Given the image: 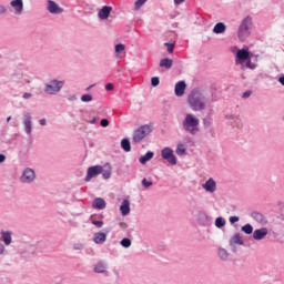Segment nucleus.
Returning <instances> with one entry per match:
<instances>
[{
  "instance_id": "nucleus-28",
  "label": "nucleus",
  "mask_w": 284,
  "mask_h": 284,
  "mask_svg": "<svg viewBox=\"0 0 284 284\" xmlns=\"http://www.w3.org/2000/svg\"><path fill=\"white\" fill-rule=\"evenodd\" d=\"M217 256L221 261H229L230 260V253L227 252V250L220 247L217 250Z\"/></svg>"
},
{
  "instance_id": "nucleus-9",
  "label": "nucleus",
  "mask_w": 284,
  "mask_h": 284,
  "mask_svg": "<svg viewBox=\"0 0 284 284\" xmlns=\"http://www.w3.org/2000/svg\"><path fill=\"white\" fill-rule=\"evenodd\" d=\"M22 125L27 136H32V114L28 111L22 113Z\"/></svg>"
},
{
  "instance_id": "nucleus-31",
  "label": "nucleus",
  "mask_w": 284,
  "mask_h": 284,
  "mask_svg": "<svg viewBox=\"0 0 284 284\" xmlns=\"http://www.w3.org/2000/svg\"><path fill=\"white\" fill-rule=\"evenodd\" d=\"M121 148L124 152H131L132 150V145L130 144V140L129 139H122L121 141Z\"/></svg>"
},
{
  "instance_id": "nucleus-2",
  "label": "nucleus",
  "mask_w": 284,
  "mask_h": 284,
  "mask_svg": "<svg viewBox=\"0 0 284 284\" xmlns=\"http://www.w3.org/2000/svg\"><path fill=\"white\" fill-rule=\"evenodd\" d=\"M187 104L193 112H203L207 108V93L201 89L192 90L187 95Z\"/></svg>"
},
{
  "instance_id": "nucleus-46",
  "label": "nucleus",
  "mask_w": 284,
  "mask_h": 284,
  "mask_svg": "<svg viewBox=\"0 0 284 284\" xmlns=\"http://www.w3.org/2000/svg\"><path fill=\"white\" fill-rule=\"evenodd\" d=\"M226 121H236V115L234 114H227L225 115Z\"/></svg>"
},
{
  "instance_id": "nucleus-51",
  "label": "nucleus",
  "mask_w": 284,
  "mask_h": 284,
  "mask_svg": "<svg viewBox=\"0 0 284 284\" xmlns=\"http://www.w3.org/2000/svg\"><path fill=\"white\" fill-rule=\"evenodd\" d=\"M174 6H181V3H185V0H173Z\"/></svg>"
},
{
  "instance_id": "nucleus-49",
  "label": "nucleus",
  "mask_w": 284,
  "mask_h": 284,
  "mask_svg": "<svg viewBox=\"0 0 284 284\" xmlns=\"http://www.w3.org/2000/svg\"><path fill=\"white\" fill-rule=\"evenodd\" d=\"M203 123H204V128H210V125H212V120L205 119V120L203 121Z\"/></svg>"
},
{
  "instance_id": "nucleus-27",
  "label": "nucleus",
  "mask_w": 284,
  "mask_h": 284,
  "mask_svg": "<svg viewBox=\"0 0 284 284\" xmlns=\"http://www.w3.org/2000/svg\"><path fill=\"white\" fill-rule=\"evenodd\" d=\"M225 30H227V27L223 22H217L213 28L214 34H224Z\"/></svg>"
},
{
  "instance_id": "nucleus-55",
  "label": "nucleus",
  "mask_w": 284,
  "mask_h": 284,
  "mask_svg": "<svg viewBox=\"0 0 284 284\" xmlns=\"http://www.w3.org/2000/svg\"><path fill=\"white\" fill-rule=\"evenodd\" d=\"M69 101H77V95L69 97Z\"/></svg>"
},
{
  "instance_id": "nucleus-4",
  "label": "nucleus",
  "mask_w": 284,
  "mask_h": 284,
  "mask_svg": "<svg viewBox=\"0 0 284 284\" xmlns=\"http://www.w3.org/2000/svg\"><path fill=\"white\" fill-rule=\"evenodd\" d=\"M252 34V18L246 17L242 20L240 23V27L237 29V39L241 41V43L247 41Z\"/></svg>"
},
{
  "instance_id": "nucleus-12",
  "label": "nucleus",
  "mask_w": 284,
  "mask_h": 284,
  "mask_svg": "<svg viewBox=\"0 0 284 284\" xmlns=\"http://www.w3.org/2000/svg\"><path fill=\"white\" fill-rule=\"evenodd\" d=\"M108 270H109V265H108V262L105 261L97 262L93 267V271L95 272V274H103L104 276L110 275V271Z\"/></svg>"
},
{
  "instance_id": "nucleus-1",
  "label": "nucleus",
  "mask_w": 284,
  "mask_h": 284,
  "mask_svg": "<svg viewBox=\"0 0 284 284\" xmlns=\"http://www.w3.org/2000/svg\"><path fill=\"white\" fill-rule=\"evenodd\" d=\"M258 55L255 57L254 62L252 61V52L250 48L244 47L239 49L235 54V65H239L242 70H256L258 68Z\"/></svg>"
},
{
  "instance_id": "nucleus-43",
  "label": "nucleus",
  "mask_w": 284,
  "mask_h": 284,
  "mask_svg": "<svg viewBox=\"0 0 284 284\" xmlns=\"http://www.w3.org/2000/svg\"><path fill=\"white\" fill-rule=\"evenodd\" d=\"M73 250H75V251L83 250V243H75V244H73Z\"/></svg>"
},
{
  "instance_id": "nucleus-35",
  "label": "nucleus",
  "mask_w": 284,
  "mask_h": 284,
  "mask_svg": "<svg viewBox=\"0 0 284 284\" xmlns=\"http://www.w3.org/2000/svg\"><path fill=\"white\" fill-rule=\"evenodd\" d=\"M215 226L221 229V227H225V219L223 217H216L215 220Z\"/></svg>"
},
{
  "instance_id": "nucleus-23",
  "label": "nucleus",
  "mask_w": 284,
  "mask_h": 284,
  "mask_svg": "<svg viewBox=\"0 0 284 284\" xmlns=\"http://www.w3.org/2000/svg\"><path fill=\"white\" fill-rule=\"evenodd\" d=\"M120 212L122 216H128L130 214V200H123L120 205Z\"/></svg>"
},
{
  "instance_id": "nucleus-30",
  "label": "nucleus",
  "mask_w": 284,
  "mask_h": 284,
  "mask_svg": "<svg viewBox=\"0 0 284 284\" xmlns=\"http://www.w3.org/2000/svg\"><path fill=\"white\" fill-rule=\"evenodd\" d=\"M160 68H165L166 70H170L172 68V59L164 58L160 61Z\"/></svg>"
},
{
  "instance_id": "nucleus-13",
  "label": "nucleus",
  "mask_w": 284,
  "mask_h": 284,
  "mask_svg": "<svg viewBox=\"0 0 284 284\" xmlns=\"http://www.w3.org/2000/svg\"><path fill=\"white\" fill-rule=\"evenodd\" d=\"M10 8L16 17L23 14V0H11Z\"/></svg>"
},
{
  "instance_id": "nucleus-37",
  "label": "nucleus",
  "mask_w": 284,
  "mask_h": 284,
  "mask_svg": "<svg viewBox=\"0 0 284 284\" xmlns=\"http://www.w3.org/2000/svg\"><path fill=\"white\" fill-rule=\"evenodd\" d=\"M164 45L168 48L170 54L174 52V43L165 42Z\"/></svg>"
},
{
  "instance_id": "nucleus-52",
  "label": "nucleus",
  "mask_w": 284,
  "mask_h": 284,
  "mask_svg": "<svg viewBox=\"0 0 284 284\" xmlns=\"http://www.w3.org/2000/svg\"><path fill=\"white\" fill-rule=\"evenodd\" d=\"M6 159H7L6 154L0 153V163H6Z\"/></svg>"
},
{
  "instance_id": "nucleus-16",
  "label": "nucleus",
  "mask_w": 284,
  "mask_h": 284,
  "mask_svg": "<svg viewBox=\"0 0 284 284\" xmlns=\"http://www.w3.org/2000/svg\"><path fill=\"white\" fill-rule=\"evenodd\" d=\"M47 10L50 12V14H61L63 12V8L52 0H48Z\"/></svg>"
},
{
  "instance_id": "nucleus-25",
  "label": "nucleus",
  "mask_w": 284,
  "mask_h": 284,
  "mask_svg": "<svg viewBox=\"0 0 284 284\" xmlns=\"http://www.w3.org/2000/svg\"><path fill=\"white\" fill-rule=\"evenodd\" d=\"M185 152H187V144L179 142L176 144L175 153L178 154V156H183L185 155Z\"/></svg>"
},
{
  "instance_id": "nucleus-8",
  "label": "nucleus",
  "mask_w": 284,
  "mask_h": 284,
  "mask_svg": "<svg viewBox=\"0 0 284 284\" xmlns=\"http://www.w3.org/2000/svg\"><path fill=\"white\" fill-rule=\"evenodd\" d=\"M161 158L163 159V161H166L169 165H176L179 163V160L174 154V150H172V148L170 146H166L161 150Z\"/></svg>"
},
{
  "instance_id": "nucleus-38",
  "label": "nucleus",
  "mask_w": 284,
  "mask_h": 284,
  "mask_svg": "<svg viewBox=\"0 0 284 284\" xmlns=\"http://www.w3.org/2000/svg\"><path fill=\"white\" fill-rule=\"evenodd\" d=\"M159 83H161V81L159 80V77L151 78V85L153 88H156L159 85Z\"/></svg>"
},
{
  "instance_id": "nucleus-56",
  "label": "nucleus",
  "mask_w": 284,
  "mask_h": 284,
  "mask_svg": "<svg viewBox=\"0 0 284 284\" xmlns=\"http://www.w3.org/2000/svg\"><path fill=\"white\" fill-rule=\"evenodd\" d=\"M91 125H94V123H97V118H93L91 121H90Z\"/></svg>"
},
{
  "instance_id": "nucleus-45",
  "label": "nucleus",
  "mask_w": 284,
  "mask_h": 284,
  "mask_svg": "<svg viewBox=\"0 0 284 284\" xmlns=\"http://www.w3.org/2000/svg\"><path fill=\"white\" fill-rule=\"evenodd\" d=\"M252 97V91H245L243 94H242V99H250Z\"/></svg>"
},
{
  "instance_id": "nucleus-19",
  "label": "nucleus",
  "mask_w": 284,
  "mask_h": 284,
  "mask_svg": "<svg viewBox=\"0 0 284 284\" xmlns=\"http://www.w3.org/2000/svg\"><path fill=\"white\" fill-rule=\"evenodd\" d=\"M105 241H108V234H105L103 232L94 233L93 243H95V245H103V243H105Z\"/></svg>"
},
{
  "instance_id": "nucleus-57",
  "label": "nucleus",
  "mask_w": 284,
  "mask_h": 284,
  "mask_svg": "<svg viewBox=\"0 0 284 284\" xmlns=\"http://www.w3.org/2000/svg\"><path fill=\"white\" fill-rule=\"evenodd\" d=\"M11 119H12V116L9 115V116L7 118V122L9 123V121H11Z\"/></svg>"
},
{
  "instance_id": "nucleus-6",
  "label": "nucleus",
  "mask_w": 284,
  "mask_h": 284,
  "mask_svg": "<svg viewBox=\"0 0 284 284\" xmlns=\"http://www.w3.org/2000/svg\"><path fill=\"white\" fill-rule=\"evenodd\" d=\"M153 130H154V128L150 124L141 125L140 128L134 130L132 142L141 143V141H143V139H145L146 136H150V134H152Z\"/></svg>"
},
{
  "instance_id": "nucleus-50",
  "label": "nucleus",
  "mask_w": 284,
  "mask_h": 284,
  "mask_svg": "<svg viewBox=\"0 0 284 284\" xmlns=\"http://www.w3.org/2000/svg\"><path fill=\"white\" fill-rule=\"evenodd\" d=\"M39 125H48V120H45V118L40 119Z\"/></svg>"
},
{
  "instance_id": "nucleus-47",
  "label": "nucleus",
  "mask_w": 284,
  "mask_h": 284,
  "mask_svg": "<svg viewBox=\"0 0 284 284\" xmlns=\"http://www.w3.org/2000/svg\"><path fill=\"white\" fill-rule=\"evenodd\" d=\"M229 221H230L231 224H234V223H239L240 219H239V216H231L229 219Z\"/></svg>"
},
{
  "instance_id": "nucleus-3",
  "label": "nucleus",
  "mask_w": 284,
  "mask_h": 284,
  "mask_svg": "<svg viewBox=\"0 0 284 284\" xmlns=\"http://www.w3.org/2000/svg\"><path fill=\"white\" fill-rule=\"evenodd\" d=\"M201 120L194 113H186L182 120V130L194 136L201 132Z\"/></svg>"
},
{
  "instance_id": "nucleus-39",
  "label": "nucleus",
  "mask_w": 284,
  "mask_h": 284,
  "mask_svg": "<svg viewBox=\"0 0 284 284\" xmlns=\"http://www.w3.org/2000/svg\"><path fill=\"white\" fill-rule=\"evenodd\" d=\"M92 225H95V227H103V221H97V220H92L91 221Z\"/></svg>"
},
{
  "instance_id": "nucleus-54",
  "label": "nucleus",
  "mask_w": 284,
  "mask_h": 284,
  "mask_svg": "<svg viewBox=\"0 0 284 284\" xmlns=\"http://www.w3.org/2000/svg\"><path fill=\"white\" fill-rule=\"evenodd\" d=\"M278 83H281V85L284 87V75H282V77L278 78Z\"/></svg>"
},
{
  "instance_id": "nucleus-33",
  "label": "nucleus",
  "mask_w": 284,
  "mask_h": 284,
  "mask_svg": "<svg viewBox=\"0 0 284 284\" xmlns=\"http://www.w3.org/2000/svg\"><path fill=\"white\" fill-rule=\"evenodd\" d=\"M148 3V0H135L134 1V10L135 12H139V10H141V8H143V6Z\"/></svg>"
},
{
  "instance_id": "nucleus-14",
  "label": "nucleus",
  "mask_w": 284,
  "mask_h": 284,
  "mask_svg": "<svg viewBox=\"0 0 284 284\" xmlns=\"http://www.w3.org/2000/svg\"><path fill=\"white\" fill-rule=\"evenodd\" d=\"M110 14H112V7L110 6H103L98 11V18L100 19V21H108V19H110Z\"/></svg>"
},
{
  "instance_id": "nucleus-36",
  "label": "nucleus",
  "mask_w": 284,
  "mask_h": 284,
  "mask_svg": "<svg viewBox=\"0 0 284 284\" xmlns=\"http://www.w3.org/2000/svg\"><path fill=\"white\" fill-rule=\"evenodd\" d=\"M81 101H82V103H90V102H92V95L91 94H83V95H81Z\"/></svg>"
},
{
  "instance_id": "nucleus-7",
  "label": "nucleus",
  "mask_w": 284,
  "mask_h": 284,
  "mask_svg": "<svg viewBox=\"0 0 284 284\" xmlns=\"http://www.w3.org/2000/svg\"><path fill=\"white\" fill-rule=\"evenodd\" d=\"M37 181V172L32 168H24L20 175V183H24L30 185V183H34Z\"/></svg>"
},
{
  "instance_id": "nucleus-24",
  "label": "nucleus",
  "mask_w": 284,
  "mask_h": 284,
  "mask_svg": "<svg viewBox=\"0 0 284 284\" xmlns=\"http://www.w3.org/2000/svg\"><path fill=\"white\" fill-rule=\"evenodd\" d=\"M229 243H230L231 247H233V245H243L244 244L243 237L241 236L240 233L234 234L230 239Z\"/></svg>"
},
{
  "instance_id": "nucleus-17",
  "label": "nucleus",
  "mask_w": 284,
  "mask_h": 284,
  "mask_svg": "<svg viewBox=\"0 0 284 284\" xmlns=\"http://www.w3.org/2000/svg\"><path fill=\"white\" fill-rule=\"evenodd\" d=\"M267 234H270L267 227L256 229L255 231H253V239L254 241H263V239H265Z\"/></svg>"
},
{
  "instance_id": "nucleus-41",
  "label": "nucleus",
  "mask_w": 284,
  "mask_h": 284,
  "mask_svg": "<svg viewBox=\"0 0 284 284\" xmlns=\"http://www.w3.org/2000/svg\"><path fill=\"white\" fill-rule=\"evenodd\" d=\"M6 253V244L0 242V256H4Z\"/></svg>"
},
{
  "instance_id": "nucleus-44",
  "label": "nucleus",
  "mask_w": 284,
  "mask_h": 284,
  "mask_svg": "<svg viewBox=\"0 0 284 284\" xmlns=\"http://www.w3.org/2000/svg\"><path fill=\"white\" fill-rule=\"evenodd\" d=\"M105 90H106V92H112V90H114V84H112V83H106V84H105Z\"/></svg>"
},
{
  "instance_id": "nucleus-53",
  "label": "nucleus",
  "mask_w": 284,
  "mask_h": 284,
  "mask_svg": "<svg viewBox=\"0 0 284 284\" xmlns=\"http://www.w3.org/2000/svg\"><path fill=\"white\" fill-rule=\"evenodd\" d=\"M22 99H32V93H23Z\"/></svg>"
},
{
  "instance_id": "nucleus-22",
  "label": "nucleus",
  "mask_w": 284,
  "mask_h": 284,
  "mask_svg": "<svg viewBox=\"0 0 284 284\" xmlns=\"http://www.w3.org/2000/svg\"><path fill=\"white\" fill-rule=\"evenodd\" d=\"M105 200H103V197H97L93 200L92 202V207L94 210H105Z\"/></svg>"
},
{
  "instance_id": "nucleus-26",
  "label": "nucleus",
  "mask_w": 284,
  "mask_h": 284,
  "mask_svg": "<svg viewBox=\"0 0 284 284\" xmlns=\"http://www.w3.org/2000/svg\"><path fill=\"white\" fill-rule=\"evenodd\" d=\"M152 159H154V152L149 151L144 155L140 156L139 162L141 163V165H145L148 161H152Z\"/></svg>"
},
{
  "instance_id": "nucleus-5",
  "label": "nucleus",
  "mask_w": 284,
  "mask_h": 284,
  "mask_svg": "<svg viewBox=\"0 0 284 284\" xmlns=\"http://www.w3.org/2000/svg\"><path fill=\"white\" fill-rule=\"evenodd\" d=\"M63 85H65V80L52 79L44 84V92L45 94L54 97L63 90Z\"/></svg>"
},
{
  "instance_id": "nucleus-20",
  "label": "nucleus",
  "mask_w": 284,
  "mask_h": 284,
  "mask_svg": "<svg viewBox=\"0 0 284 284\" xmlns=\"http://www.w3.org/2000/svg\"><path fill=\"white\" fill-rule=\"evenodd\" d=\"M124 53H125V44L124 43H118L114 45L115 59H123Z\"/></svg>"
},
{
  "instance_id": "nucleus-40",
  "label": "nucleus",
  "mask_w": 284,
  "mask_h": 284,
  "mask_svg": "<svg viewBox=\"0 0 284 284\" xmlns=\"http://www.w3.org/2000/svg\"><path fill=\"white\" fill-rule=\"evenodd\" d=\"M143 187H152V181H148V179L142 180Z\"/></svg>"
},
{
  "instance_id": "nucleus-42",
  "label": "nucleus",
  "mask_w": 284,
  "mask_h": 284,
  "mask_svg": "<svg viewBox=\"0 0 284 284\" xmlns=\"http://www.w3.org/2000/svg\"><path fill=\"white\" fill-rule=\"evenodd\" d=\"M100 125H101L102 128H108V125H110V121H108V119H102V120L100 121Z\"/></svg>"
},
{
  "instance_id": "nucleus-11",
  "label": "nucleus",
  "mask_w": 284,
  "mask_h": 284,
  "mask_svg": "<svg viewBox=\"0 0 284 284\" xmlns=\"http://www.w3.org/2000/svg\"><path fill=\"white\" fill-rule=\"evenodd\" d=\"M202 190L206 192L207 194H214L219 190V186L216 185V180L214 178H209L203 184Z\"/></svg>"
},
{
  "instance_id": "nucleus-18",
  "label": "nucleus",
  "mask_w": 284,
  "mask_h": 284,
  "mask_svg": "<svg viewBox=\"0 0 284 284\" xmlns=\"http://www.w3.org/2000/svg\"><path fill=\"white\" fill-rule=\"evenodd\" d=\"M185 90H187V84H185V81H179L178 83H175V97H183V94H185Z\"/></svg>"
},
{
  "instance_id": "nucleus-32",
  "label": "nucleus",
  "mask_w": 284,
  "mask_h": 284,
  "mask_svg": "<svg viewBox=\"0 0 284 284\" xmlns=\"http://www.w3.org/2000/svg\"><path fill=\"white\" fill-rule=\"evenodd\" d=\"M241 231L244 232V234H254V226H252V224H245L241 227Z\"/></svg>"
},
{
  "instance_id": "nucleus-48",
  "label": "nucleus",
  "mask_w": 284,
  "mask_h": 284,
  "mask_svg": "<svg viewBox=\"0 0 284 284\" xmlns=\"http://www.w3.org/2000/svg\"><path fill=\"white\" fill-rule=\"evenodd\" d=\"M8 12V8L6 6L0 4V14H6Z\"/></svg>"
},
{
  "instance_id": "nucleus-10",
  "label": "nucleus",
  "mask_w": 284,
  "mask_h": 284,
  "mask_svg": "<svg viewBox=\"0 0 284 284\" xmlns=\"http://www.w3.org/2000/svg\"><path fill=\"white\" fill-rule=\"evenodd\" d=\"M102 172H103V166H101V165L90 166L87 170V175L84 178V181L87 183H90V181H92V179H97V176H99V174H101Z\"/></svg>"
},
{
  "instance_id": "nucleus-34",
  "label": "nucleus",
  "mask_w": 284,
  "mask_h": 284,
  "mask_svg": "<svg viewBox=\"0 0 284 284\" xmlns=\"http://www.w3.org/2000/svg\"><path fill=\"white\" fill-rule=\"evenodd\" d=\"M120 245L125 248L132 247V240L124 237L120 241Z\"/></svg>"
},
{
  "instance_id": "nucleus-29",
  "label": "nucleus",
  "mask_w": 284,
  "mask_h": 284,
  "mask_svg": "<svg viewBox=\"0 0 284 284\" xmlns=\"http://www.w3.org/2000/svg\"><path fill=\"white\" fill-rule=\"evenodd\" d=\"M102 178L108 181L112 176V166H102Z\"/></svg>"
},
{
  "instance_id": "nucleus-15",
  "label": "nucleus",
  "mask_w": 284,
  "mask_h": 284,
  "mask_svg": "<svg viewBox=\"0 0 284 284\" xmlns=\"http://www.w3.org/2000/svg\"><path fill=\"white\" fill-rule=\"evenodd\" d=\"M0 239L7 247L12 245V231H8V230L0 231Z\"/></svg>"
},
{
  "instance_id": "nucleus-21",
  "label": "nucleus",
  "mask_w": 284,
  "mask_h": 284,
  "mask_svg": "<svg viewBox=\"0 0 284 284\" xmlns=\"http://www.w3.org/2000/svg\"><path fill=\"white\" fill-rule=\"evenodd\" d=\"M252 219H254L256 223H260V225H267V217H265L263 213L254 212L252 213Z\"/></svg>"
}]
</instances>
